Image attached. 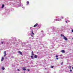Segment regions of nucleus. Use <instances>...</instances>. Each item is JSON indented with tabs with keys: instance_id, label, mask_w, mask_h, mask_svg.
I'll use <instances>...</instances> for the list:
<instances>
[{
	"instance_id": "dca6fc26",
	"label": "nucleus",
	"mask_w": 73,
	"mask_h": 73,
	"mask_svg": "<svg viewBox=\"0 0 73 73\" xmlns=\"http://www.w3.org/2000/svg\"><path fill=\"white\" fill-rule=\"evenodd\" d=\"M63 36L64 35H63L62 34H61L60 36L61 37H62V36L63 37Z\"/></svg>"
},
{
	"instance_id": "393cba45",
	"label": "nucleus",
	"mask_w": 73,
	"mask_h": 73,
	"mask_svg": "<svg viewBox=\"0 0 73 73\" xmlns=\"http://www.w3.org/2000/svg\"><path fill=\"white\" fill-rule=\"evenodd\" d=\"M61 19H64V18L63 17H62L61 18Z\"/></svg>"
},
{
	"instance_id": "7ed1b4c3",
	"label": "nucleus",
	"mask_w": 73,
	"mask_h": 73,
	"mask_svg": "<svg viewBox=\"0 0 73 73\" xmlns=\"http://www.w3.org/2000/svg\"><path fill=\"white\" fill-rule=\"evenodd\" d=\"M37 25H38V23L34 25V28L36 27H37Z\"/></svg>"
},
{
	"instance_id": "c85d7f7f",
	"label": "nucleus",
	"mask_w": 73,
	"mask_h": 73,
	"mask_svg": "<svg viewBox=\"0 0 73 73\" xmlns=\"http://www.w3.org/2000/svg\"><path fill=\"white\" fill-rule=\"evenodd\" d=\"M72 40H73V38H72Z\"/></svg>"
},
{
	"instance_id": "f03ea898",
	"label": "nucleus",
	"mask_w": 73,
	"mask_h": 73,
	"mask_svg": "<svg viewBox=\"0 0 73 73\" xmlns=\"http://www.w3.org/2000/svg\"><path fill=\"white\" fill-rule=\"evenodd\" d=\"M26 67H24L22 68L23 70L25 71L27 70V69L25 68Z\"/></svg>"
},
{
	"instance_id": "bb28decb",
	"label": "nucleus",
	"mask_w": 73,
	"mask_h": 73,
	"mask_svg": "<svg viewBox=\"0 0 73 73\" xmlns=\"http://www.w3.org/2000/svg\"><path fill=\"white\" fill-rule=\"evenodd\" d=\"M67 21H66V23H67Z\"/></svg>"
},
{
	"instance_id": "5701e85b",
	"label": "nucleus",
	"mask_w": 73,
	"mask_h": 73,
	"mask_svg": "<svg viewBox=\"0 0 73 73\" xmlns=\"http://www.w3.org/2000/svg\"><path fill=\"white\" fill-rule=\"evenodd\" d=\"M17 70H18V71H20V70H19V69H17Z\"/></svg>"
},
{
	"instance_id": "0eeeda50",
	"label": "nucleus",
	"mask_w": 73,
	"mask_h": 73,
	"mask_svg": "<svg viewBox=\"0 0 73 73\" xmlns=\"http://www.w3.org/2000/svg\"><path fill=\"white\" fill-rule=\"evenodd\" d=\"M3 60H4V58L3 57H2L1 61H3Z\"/></svg>"
},
{
	"instance_id": "f8f14e48",
	"label": "nucleus",
	"mask_w": 73,
	"mask_h": 73,
	"mask_svg": "<svg viewBox=\"0 0 73 73\" xmlns=\"http://www.w3.org/2000/svg\"><path fill=\"white\" fill-rule=\"evenodd\" d=\"M4 4H3L2 6V8H4Z\"/></svg>"
},
{
	"instance_id": "cd10ccee",
	"label": "nucleus",
	"mask_w": 73,
	"mask_h": 73,
	"mask_svg": "<svg viewBox=\"0 0 73 73\" xmlns=\"http://www.w3.org/2000/svg\"><path fill=\"white\" fill-rule=\"evenodd\" d=\"M72 70H73V67H72Z\"/></svg>"
},
{
	"instance_id": "6ab92c4d",
	"label": "nucleus",
	"mask_w": 73,
	"mask_h": 73,
	"mask_svg": "<svg viewBox=\"0 0 73 73\" xmlns=\"http://www.w3.org/2000/svg\"><path fill=\"white\" fill-rule=\"evenodd\" d=\"M56 57H58V55H56Z\"/></svg>"
},
{
	"instance_id": "9b49d317",
	"label": "nucleus",
	"mask_w": 73,
	"mask_h": 73,
	"mask_svg": "<svg viewBox=\"0 0 73 73\" xmlns=\"http://www.w3.org/2000/svg\"><path fill=\"white\" fill-rule=\"evenodd\" d=\"M4 53L5 55H7V54H6V51H4Z\"/></svg>"
},
{
	"instance_id": "6e6552de",
	"label": "nucleus",
	"mask_w": 73,
	"mask_h": 73,
	"mask_svg": "<svg viewBox=\"0 0 73 73\" xmlns=\"http://www.w3.org/2000/svg\"><path fill=\"white\" fill-rule=\"evenodd\" d=\"M32 32V35H35V34L34 33H33V30H32L31 31Z\"/></svg>"
},
{
	"instance_id": "20e7f679",
	"label": "nucleus",
	"mask_w": 73,
	"mask_h": 73,
	"mask_svg": "<svg viewBox=\"0 0 73 73\" xmlns=\"http://www.w3.org/2000/svg\"><path fill=\"white\" fill-rule=\"evenodd\" d=\"M18 53H19L20 54H21V55H22V54H23V53H22V52H21L20 51H18Z\"/></svg>"
},
{
	"instance_id": "ddd939ff",
	"label": "nucleus",
	"mask_w": 73,
	"mask_h": 73,
	"mask_svg": "<svg viewBox=\"0 0 73 73\" xmlns=\"http://www.w3.org/2000/svg\"><path fill=\"white\" fill-rule=\"evenodd\" d=\"M29 4V1H27V4Z\"/></svg>"
},
{
	"instance_id": "1a4fd4ad",
	"label": "nucleus",
	"mask_w": 73,
	"mask_h": 73,
	"mask_svg": "<svg viewBox=\"0 0 73 73\" xmlns=\"http://www.w3.org/2000/svg\"><path fill=\"white\" fill-rule=\"evenodd\" d=\"M34 57L35 58H37V55H35Z\"/></svg>"
},
{
	"instance_id": "a878e982",
	"label": "nucleus",
	"mask_w": 73,
	"mask_h": 73,
	"mask_svg": "<svg viewBox=\"0 0 73 73\" xmlns=\"http://www.w3.org/2000/svg\"><path fill=\"white\" fill-rule=\"evenodd\" d=\"M1 44H3V42H1Z\"/></svg>"
},
{
	"instance_id": "4be33fe9",
	"label": "nucleus",
	"mask_w": 73,
	"mask_h": 73,
	"mask_svg": "<svg viewBox=\"0 0 73 73\" xmlns=\"http://www.w3.org/2000/svg\"><path fill=\"white\" fill-rule=\"evenodd\" d=\"M6 55H4V56L5 57Z\"/></svg>"
},
{
	"instance_id": "aec40b11",
	"label": "nucleus",
	"mask_w": 73,
	"mask_h": 73,
	"mask_svg": "<svg viewBox=\"0 0 73 73\" xmlns=\"http://www.w3.org/2000/svg\"><path fill=\"white\" fill-rule=\"evenodd\" d=\"M70 72H72V70H70Z\"/></svg>"
},
{
	"instance_id": "2eb2a0df",
	"label": "nucleus",
	"mask_w": 73,
	"mask_h": 73,
	"mask_svg": "<svg viewBox=\"0 0 73 73\" xmlns=\"http://www.w3.org/2000/svg\"><path fill=\"white\" fill-rule=\"evenodd\" d=\"M69 67L70 68V69H71V66H69Z\"/></svg>"
},
{
	"instance_id": "a211bd4d",
	"label": "nucleus",
	"mask_w": 73,
	"mask_h": 73,
	"mask_svg": "<svg viewBox=\"0 0 73 73\" xmlns=\"http://www.w3.org/2000/svg\"><path fill=\"white\" fill-rule=\"evenodd\" d=\"M62 64H63V62H62L61 63V65H62Z\"/></svg>"
},
{
	"instance_id": "39448f33",
	"label": "nucleus",
	"mask_w": 73,
	"mask_h": 73,
	"mask_svg": "<svg viewBox=\"0 0 73 73\" xmlns=\"http://www.w3.org/2000/svg\"><path fill=\"white\" fill-rule=\"evenodd\" d=\"M62 53H65V51L64 50H62L61 51Z\"/></svg>"
},
{
	"instance_id": "423d86ee",
	"label": "nucleus",
	"mask_w": 73,
	"mask_h": 73,
	"mask_svg": "<svg viewBox=\"0 0 73 73\" xmlns=\"http://www.w3.org/2000/svg\"><path fill=\"white\" fill-rule=\"evenodd\" d=\"M31 55L32 56H34V53H33V51H32L31 52Z\"/></svg>"
},
{
	"instance_id": "b1692460",
	"label": "nucleus",
	"mask_w": 73,
	"mask_h": 73,
	"mask_svg": "<svg viewBox=\"0 0 73 73\" xmlns=\"http://www.w3.org/2000/svg\"><path fill=\"white\" fill-rule=\"evenodd\" d=\"M56 60H58V58H56Z\"/></svg>"
},
{
	"instance_id": "f257e3e1",
	"label": "nucleus",
	"mask_w": 73,
	"mask_h": 73,
	"mask_svg": "<svg viewBox=\"0 0 73 73\" xmlns=\"http://www.w3.org/2000/svg\"><path fill=\"white\" fill-rule=\"evenodd\" d=\"M63 37H64V39L65 40H66V41H68V39L66 37H65V36L64 35L63 36Z\"/></svg>"
},
{
	"instance_id": "9d476101",
	"label": "nucleus",
	"mask_w": 73,
	"mask_h": 73,
	"mask_svg": "<svg viewBox=\"0 0 73 73\" xmlns=\"http://www.w3.org/2000/svg\"><path fill=\"white\" fill-rule=\"evenodd\" d=\"M31 57L32 59H33V55L31 56Z\"/></svg>"
},
{
	"instance_id": "f3484780",
	"label": "nucleus",
	"mask_w": 73,
	"mask_h": 73,
	"mask_svg": "<svg viewBox=\"0 0 73 73\" xmlns=\"http://www.w3.org/2000/svg\"><path fill=\"white\" fill-rule=\"evenodd\" d=\"M27 70L28 72L30 71V70L29 69H28Z\"/></svg>"
},
{
	"instance_id": "4468645a",
	"label": "nucleus",
	"mask_w": 73,
	"mask_h": 73,
	"mask_svg": "<svg viewBox=\"0 0 73 73\" xmlns=\"http://www.w3.org/2000/svg\"><path fill=\"white\" fill-rule=\"evenodd\" d=\"M2 70H4V69H5V68H4V67H2Z\"/></svg>"
},
{
	"instance_id": "412c9836",
	"label": "nucleus",
	"mask_w": 73,
	"mask_h": 73,
	"mask_svg": "<svg viewBox=\"0 0 73 73\" xmlns=\"http://www.w3.org/2000/svg\"><path fill=\"white\" fill-rule=\"evenodd\" d=\"M54 67V66H51V68H53Z\"/></svg>"
}]
</instances>
